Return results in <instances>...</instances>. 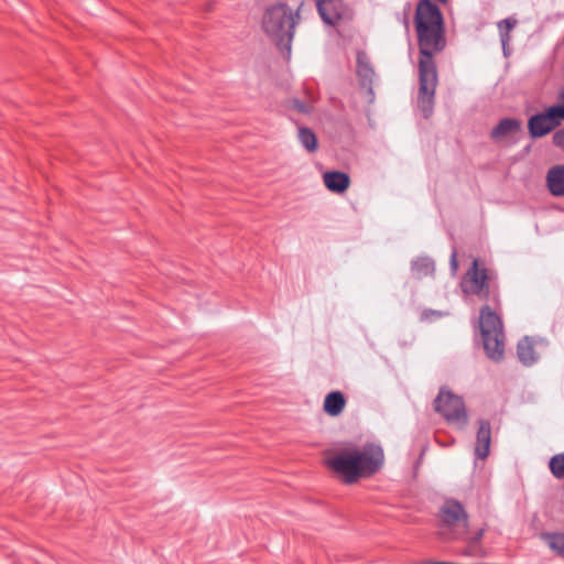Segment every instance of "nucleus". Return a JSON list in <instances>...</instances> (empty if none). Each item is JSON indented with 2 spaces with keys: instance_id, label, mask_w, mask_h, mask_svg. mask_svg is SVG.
<instances>
[{
  "instance_id": "obj_1",
  "label": "nucleus",
  "mask_w": 564,
  "mask_h": 564,
  "mask_svg": "<svg viewBox=\"0 0 564 564\" xmlns=\"http://www.w3.org/2000/svg\"><path fill=\"white\" fill-rule=\"evenodd\" d=\"M381 446L367 443L362 451L346 448L326 460V465L343 478L345 484H355L360 478L376 474L383 465Z\"/></svg>"
},
{
  "instance_id": "obj_2",
  "label": "nucleus",
  "mask_w": 564,
  "mask_h": 564,
  "mask_svg": "<svg viewBox=\"0 0 564 564\" xmlns=\"http://www.w3.org/2000/svg\"><path fill=\"white\" fill-rule=\"evenodd\" d=\"M300 19V8L293 11L285 2L267 7L262 15L263 32L288 59L291 56L295 26Z\"/></svg>"
},
{
  "instance_id": "obj_3",
  "label": "nucleus",
  "mask_w": 564,
  "mask_h": 564,
  "mask_svg": "<svg viewBox=\"0 0 564 564\" xmlns=\"http://www.w3.org/2000/svg\"><path fill=\"white\" fill-rule=\"evenodd\" d=\"M479 326L484 341V348L488 357L499 361L505 354V335L502 322L499 315L488 305L481 307L479 315Z\"/></svg>"
},
{
  "instance_id": "obj_4",
  "label": "nucleus",
  "mask_w": 564,
  "mask_h": 564,
  "mask_svg": "<svg viewBox=\"0 0 564 564\" xmlns=\"http://www.w3.org/2000/svg\"><path fill=\"white\" fill-rule=\"evenodd\" d=\"M425 57L441 52L446 40L443 28V15L430 0H425Z\"/></svg>"
},
{
  "instance_id": "obj_5",
  "label": "nucleus",
  "mask_w": 564,
  "mask_h": 564,
  "mask_svg": "<svg viewBox=\"0 0 564 564\" xmlns=\"http://www.w3.org/2000/svg\"><path fill=\"white\" fill-rule=\"evenodd\" d=\"M440 518L448 530L449 540H463L468 531V514L462 503L446 500L440 510Z\"/></svg>"
},
{
  "instance_id": "obj_6",
  "label": "nucleus",
  "mask_w": 564,
  "mask_h": 564,
  "mask_svg": "<svg viewBox=\"0 0 564 564\" xmlns=\"http://www.w3.org/2000/svg\"><path fill=\"white\" fill-rule=\"evenodd\" d=\"M435 410L448 422L464 429L468 422L465 402L452 390H440L435 399Z\"/></svg>"
},
{
  "instance_id": "obj_7",
  "label": "nucleus",
  "mask_w": 564,
  "mask_h": 564,
  "mask_svg": "<svg viewBox=\"0 0 564 564\" xmlns=\"http://www.w3.org/2000/svg\"><path fill=\"white\" fill-rule=\"evenodd\" d=\"M462 289L467 294H474L482 300L490 296L489 275L485 268L479 267L477 259L473 261L471 268L465 274Z\"/></svg>"
},
{
  "instance_id": "obj_8",
  "label": "nucleus",
  "mask_w": 564,
  "mask_h": 564,
  "mask_svg": "<svg viewBox=\"0 0 564 564\" xmlns=\"http://www.w3.org/2000/svg\"><path fill=\"white\" fill-rule=\"evenodd\" d=\"M415 31L417 40V96L420 106L423 102V0H417L415 8Z\"/></svg>"
},
{
  "instance_id": "obj_9",
  "label": "nucleus",
  "mask_w": 564,
  "mask_h": 564,
  "mask_svg": "<svg viewBox=\"0 0 564 564\" xmlns=\"http://www.w3.org/2000/svg\"><path fill=\"white\" fill-rule=\"evenodd\" d=\"M357 76L360 88L366 90L367 98L370 102L375 99L373 80L376 77L375 69L370 63V58L366 52L357 53Z\"/></svg>"
},
{
  "instance_id": "obj_10",
  "label": "nucleus",
  "mask_w": 564,
  "mask_h": 564,
  "mask_svg": "<svg viewBox=\"0 0 564 564\" xmlns=\"http://www.w3.org/2000/svg\"><path fill=\"white\" fill-rule=\"evenodd\" d=\"M546 348L543 339L524 337L518 343V357L524 366H531L536 362Z\"/></svg>"
},
{
  "instance_id": "obj_11",
  "label": "nucleus",
  "mask_w": 564,
  "mask_h": 564,
  "mask_svg": "<svg viewBox=\"0 0 564 564\" xmlns=\"http://www.w3.org/2000/svg\"><path fill=\"white\" fill-rule=\"evenodd\" d=\"M316 8L322 20L328 25H336L341 20V0H317Z\"/></svg>"
},
{
  "instance_id": "obj_12",
  "label": "nucleus",
  "mask_w": 564,
  "mask_h": 564,
  "mask_svg": "<svg viewBox=\"0 0 564 564\" xmlns=\"http://www.w3.org/2000/svg\"><path fill=\"white\" fill-rule=\"evenodd\" d=\"M476 436L475 455L479 459L488 457L491 443V426L487 420H480Z\"/></svg>"
},
{
  "instance_id": "obj_13",
  "label": "nucleus",
  "mask_w": 564,
  "mask_h": 564,
  "mask_svg": "<svg viewBox=\"0 0 564 564\" xmlns=\"http://www.w3.org/2000/svg\"><path fill=\"white\" fill-rule=\"evenodd\" d=\"M323 181L328 191L336 194L345 193L350 185V177L340 171H328L323 174Z\"/></svg>"
},
{
  "instance_id": "obj_14",
  "label": "nucleus",
  "mask_w": 564,
  "mask_h": 564,
  "mask_svg": "<svg viewBox=\"0 0 564 564\" xmlns=\"http://www.w3.org/2000/svg\"><path fill=\"white\" fill-rule=\"evenodd\" d=\"M555 127L554 121H552L546 111L531 117L528 123L530 134L534 138L547 134Z\"/></svg>"
},
{
  "instance_id": "obj_15",
  "label": "nucleus",
  "mask_w": 564,
  "mask_h": 564,
  "mask_svg": "<svg viewBox=\"0 0 564 564\" xmlns=\"http://www.w3.org/2000/svg\"><path fill=\"white\" fill-rule=\"evenodd\" d=\"M521 129L520 121L511 118L502 119L491 131V137L496 141H502L513 137Z\"/></svg>"
},
{
  "instance_id": "obj_16",
  "label": "nucleus",
  "mask_w": 564,
  "mask_h": 564,
  "mask_svg": "<svg viewBox=\"0 0 564 564\" xmlns=\"http://www.w3.org/2000/svg\"><path fill=\"white\" fill-rule=\"evenodd\" d=\"M550 192L555 196L564 195V166L558 165L552 167L546 176Z\"/></svg>"
},
{
  "instance_id": "obj_17",
  "label": "nucleus",
  "mask_w": 564,
  "mask_h": 564,
  "mask_svg": "<svg viewBox=\"0 0 564 564\" xmlns=\"http://www.w3.org/2000/svg\"><path fill=\"white\" fill-rule=\"evenodd\" d=\"M345 404L346 399L344 394L338 390H333L326 395L323 409L327 414L336 416L341 413Z\"/></svg>"
},
{
  "instance_id": "obj_18",
  "label": "nucleus",
  "mask_w": 564,
  "mask_h": 564,
  "mask_svg": "<svg viewBox=\"0 0 564 564\" xmlns=\"http://www.w3.org/2000/svg\"><path fill=\"white\" fill-rule=\"evenodd\" d=\"M304 91L306 95V101H302L299 98H292L288 101V107L292 110L297 111L299 113L310 115L314 109L316 97L308 87H305Z\"/></svg>"
},
{
  "instance_id": "obj_19",
  "label": "nucleus",
  "mask_w": 564,
  "mask_h": 564,
  "mask_svg": "<svg viewBox=\"0 0 564 564\" xmlns=\"http://www.w3.org/2000/svg\"><path fill=\"white\" fill-rule=\"evenodd\" d=\"M297 139L302 147L310 153H314L318 148L316 134L307 127H299Z\"/></svg>"
},
{
  "instance_id": "obj_20",
  "label": "nucleus",
  "mask_w": 564,
  "mask_h": 564,
  "mask_svg": "<svg viewBox=\"0 0 564 564\" xmlns=\"http://www.w3.org/2000/svg\"><path fill=\"white\" fill-rule=\"evenodd\" d=\"M542 540L557 555L564 558V533H543Z\"/></svg>"
},
{
  "instance_id": "obj_21",
  "label": "nucleus",
  "mask_w": 564,
  "mask_h": 564,
  "mask_svg": "<svg viewBox=\"0 0 564 564\" xmlns=\"http://www.w3.org/2000/svg\"><path fill=\"white\" fill-rule=\"evenodd\" d=\"M425 96L429 95V102L435 93V87L437 85V74L435 65L432 62L425 61Z\"/></svg>"
},
{
  "instance_id": "obj_22",
  "label": "nucleus",
  "mask_w": 564,
  "mask_h": 564,
  "mask_svg": "<svg viewBox=\"0 0 564 564\" xmlns=\"http://www.w3.org/2000/svg\"><path fill=\"white\" fill-rule=\"evenodd\" d=\"M549 468L555 478H564V452L551 457Z\"/></svg>"
},
{
  "instance_id": "obj_23",
  "label": "nucleus",
  "mask_w": 564,
  "mask_h": 564,
  "mask_svg": "<svg viewBox=\"0 0 564 564\" xmlns=\"http://www.w3.org/2000/svg\"><path fill=\"white\" fill-rule=\"evenodd\" d=\"M516 24H517V20L511 19V18L505 19L498 23V28L500 30L501 42H502L503 47H506V45L509 41V32L514 28Z\"/></svg>"
},
{
  "instance_id": "obj_24",
  "label": "nucleus",
  "mask_w": 564,
  "mask_h": 564,
  "mask_svg": "<svg viewBox=\"0 0 564 564\" xmlns=\"http://www.w3.org/2000/svg\"><path fill=\"white\" fill-rule=\"evenodd\" d=\"M552 121H554L555 126H558L562 120H564V104L550 107L545 110Z\"/></svg>"
},
{
  "instance_id": "obj_25",
  "label": "nucleus",
  "mask_w": 564,
  "mask_h": 564,
  "mask_svg": "<svg viewBox=\"0 0 564 564\" xmlns=\"http://www.w3.org/2000/svg\"><path fill=\"white\" fill-rule=\"evenodd\" d=\"M553 141L558 147H564V129L553 135Z\"/></svg>"
},
{
  "instance_id": "obj_26",
  "label": "nucleus",
  "mask_w": 564,
  "mask_h": 564,
  "mask_svg": "<svg viewBox=\"0 0 564 564\" xmlns=\"http://www.w3.org/2000/svg\"><path fill=\"white\" fill-rule=\"evenodd\" d=\"M482 534H484V530H479L471 539H470V543L471 544H477L481 538H482Z\"/></svg>"
},
{
  "instance_id": "obj_27",
  "label": "nucleus",
  "mask_w": 564,
  "mask_h": 564,
  "mask_svg": "<svg viewBox=\"0 0 564 564\" xmlns=\"http://www.w3.org/2000/svg\"><path fill=\"white\" fill-rule=\"evenodd\" d=\"M410 12H411V4L408 3L405 9H404V25H405V29H409V23H408L406 17L410 14Z\"/></svg>"
},
{
  "instance_id": "obj_28",
  "label": "nucleus",
  "mask_w": 564,
  "mask_h": 564,
  "mask_svg": "<svg viewBox=\"0 0 564 564\" xmlns=\"http://www.w3.org/2000/svg\"><path fill=\"white\" fill-rule=\"evenodd\" d=\"M422 268H423V262L421 261L420 258L412 262V269L413 270L420 271Z\"/></svg>"
},
{
  "instance_id": "obj_29",
  "label": "nucleus",
  "mask_w": 564,
  "mask_h": 564,
  "mask_svg": "<svg viewBox=\"0 0 564 564\" xmlns=\"http://www.w3.org/2000/svg\"><path fill=\"white\" fill-rule=\"evenodd\" d=\"M451 262H452V267H453L454 271H456L458 264H457V259H456V253L455 252L452 254Z\"/></svg>"
},
{
  "instance_id": "obj_30",
  "label": "nucleus",
  "mask_w": 564,
  "mask_h": 564,
  "mask_svg": "<svg viewBox=\"0 0 564 564\" xmlns=\"http://www.w3.org/2000/svg\"><path fill=\"white\" fill-rule=\"evenodd\" d=\"M423 458V449H421V452L419 453V457H417V462L414 466V469H415V473L419 469V464H420V460Z\"/></svg>"
},
{
  "instance_id": "obj_31",
  "label": "nucleus",
  "mask_w": 564,
  "mask_h": 564,
  "mask_svg": "<svg viewBox=\"0 0 564 564\" xmlns=\"http://www.w3.org/2000/svg\"><path fill=\"white\" fill-rule=\"evenodd\" d=\"M560 98H561L562 100H564V89H563V90H562V93L560 94Z\"/></svg>"
}]
</instances>
